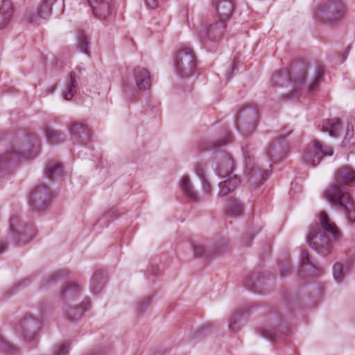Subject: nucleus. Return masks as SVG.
I'll return each instance as SVG.
<instances>
[{
	"mask_svg": "<svg viewBox=\"0 0 355 355\" xmlns=\"http://www.w3.org/2000/svg\"><path fill=\"white\" fill-rule=\"evenodd\" d=\"M355 182V171L348 166L338 170L335 180L323 192L324 198L341 209L347 216L349 221H355V204L352 201L347 187Z\"/></svg>",
	"mask_w": 355,
	"mask_h": 355,
	"instance_id": "obj_1",
	"label": "nucleus"
},
{
	"mask_svg": "<svg viewBox=\"0 0 355 355\" xmlns=\"http://www.w3.org/2000/svg\"><path fill=\"white\" fill-rule=\"evenodd\" d=\"M223 158L218 166V175L224 179L218 184V196L220 197L232 192L241 182L239 177L232 171L234 163L232 157L227 154H224Z\"/></svg>",
	"mask_w": 355,
	"mask_h": 355,
	"instance_id": "obj_2",
	"label": "nucleus"
},
{
	"mask_svg": "<svg viewBox=\"0 0 355 355\" xmlns=\"http://www.w3.org/2000/svg\"><path fill=\"white\" fill-rule=\"evenodd\" d=\"M35 146L34 143H31L28 137L17 141L8 152L0 155V168L4 167L9 162H19L22 159L35 158L38 154L37 150H33Z\"/></svg>",
	"mask_w": 355,
	"mask_h": 355,
	"instance_id": "obj_3",
	"label": "nucleus"
},
{
	"mask_svg": "<svg viewBox=\"0 0 355 355\" xmlns=\"http://www.w3.org/2000/svg\"><path fill=\"white\" fill-rule=\"evenodd\" d=\"M345 10V6L340 1L328 0L319 8L316 17L325 23L333 24L343 19Z\"/></svg>",
	"mask_w": 355,
	"mask_h": 355,
	"instance_id": "obj_4",
	"label": "nucleus"
},
{
	"mask_svg": "<svg viewBox=\"0 0 355 355\" xmlns=\"http://www.w3.org/2000/svg\"><path fill=\"white\" fill-rule=\"evenodd\" d=\"M334 150L329 146L322 144L320 141L315 140L308 145L303 156L304 162L311 166L318 165L324 156H331Z\"/></svg>",
	"mask_w": 355,
	"mask_h": 355,
	"instance_id": "obj_5",
	"label": "nucleus"
},
{
	"mask_svg": "<svg viewBox=\"0 0 355 355\" xmlns=\"http://www.w3.org/2000/svg\"><path fill=\"white\" fill-rule=\"evenodd\" d=\"M307 243L310 247L324 256L328 254L331 249L328 236L318 225L311 227Z\"/></svg>",
	"mask_w": 355,
	"mask_h": 355,
	"instance_id": "obj_6",
	"label": "nucleus"
},
{
	"mask_svg": "<svg viewBox=\"0 0 355 355\" xmlns=\"http://www.w3.org/2000/svg\"><path fill=\"white\" fill-rule=\"evenodd\" d=\"M57 0H42L36 6L28 8L24 20L31 24H37L42 19L49 17L52 13V6Z\"/></svg>",
	"mask_w": 355,
	"mask_h": 355,
	"instance_id": "obj_7",
	"label": "nucleus"
},
{
	"mask_svg": "<svg viewBox=\"0 0 355 355\" xmlns=\"http://www.w3.org/2000/svg\"><path fill=\"white\" fill-rule=\"evenodd\" d=\"M174 64L177 73L181 77L189 76L193 71L196 62L193 52L189 49L179 51L175 58Z\"/></svg>",
	"mask_w": 355,
	"mask_h": 355,
	"instance_id": "obj_8",
	"label": "nucleus"
},
{
	"mask_svg": "<svg viewBox=\"0 0 355 355\" xmlns=\"http://www.w3.org/2000/svg\"><path fill=\"white\" fill-rule=\"evenodd\" d=\"M297 73H294L293 76L287 69H282L273 73L271 78V82L275 86H284L290 81L293 80L298 83H304L306 77V71L303 64H297L295 66Z\"/></svg>",
	"mask_w": 355,
	"mask_h": 355,
	"instance_id": "obj_9",
	"label": "nucleus"
},
{
	"mask_svg": "<svg viewBox=\"0 0 355 355\" xmlns=\"http://www.w3.org/2000/svg\"><path fill=\"white\" fill-rule=\"evenodd\" d=\"M226 26L227 23L225 21L214 18L210 20L200 31V37L204 42L206 40L218 42L223 37Z\"/></svg>",
	"mask_w": 355,
	"mask_h": 355,
	"instance_id": "obj_10",
	"label": "nucleus"
},
{
	"mask_svg": "<svg viewBox=\"0 0 355 355\" xmlns=\"http://www.w3.org/2000/svg\"><path fill=\"white\" fill-rule=\"evenodd\" d=\"M49 189L44 184L37 185L31 191L29 204L36 211H40L49 204Z\"/></svg>",
	"mask_w": 355,
	"mask_h": 355,
	"instance_id": "obj_11",
	"label": "nucleus"
},
{
	"mask_svg": "<svg viewBox=\"0 0 355 355\" xmlns=\"http://www.w3.org/2000/svg\"><path fill=\"white\" fill-rule=\"evenodd\" d=\"M10 228L12 236L22 244L29 242L35 235L34 229L23 226L17 217L10 219Z\"/></svg>",
	"mask_w": 355,
	"mask_h": 355,
	"instance_id": "obj_12",
	"label": "nucleus"
},
{
	"mask_svg": "<svg viewBox=\"0 0 355 355\" xmlns=\"http://www.w3.org/2000/svg\"><path fill=\"white\" fill-rule=\"evenodd\" d=\"M257 111L253 107L244 108L239 114V128L243 134H251L256 128Z\"/></svg>",
	"mask_w": 355,
	"mask_h": 355,
	"instance_id": "obj_13",
	"label": "nucleus"
},
{
	"mask_svg": "<svg viewBox=\"0 0 355 355\" xmlns=\"http://www.w3.org/2000/svg\"><path fill=\"white\" fill-rule=\"evenodd\" d=\"M228 243L225 241H223L215 245L206 248L205 246L200 243H195L193 245V252L196 257L205 259H211L215 255L219 254L227 248Z\"/></svg>",
	"mask_w": 355,
	"mask_h": 355,
	"instance_id": "obj_14",
	"label": "nucleus"
},
{
	"mask_svg": "<svg viewBox=\"0 0 355 355\" xmlns=\"http://www.w3.org/2000/svg\"><path fill=\"white\" fill-rule=\"evenodd\" d=\"M40 322L31 316H26L19 324V331L24 338L28 341L35 338L40 329Z\"/></svg>",
	"mask_w": 355,
	"mask_h": 355,
	"instance_id": "obj_15",
	"label": "nucleus"
},
{
	"mask_svg": "<svg viewBox=\"0 0 355 355\" xmlns=\"http://www.w3.org/2000/svg\"><path fill=\"white\" fill-rule=\"evenodd\" d=\"M113 0H89L93 14L99 19L108 17L113 9Z\"/></svg>",
	"mask_w": 355,
	"mask_h": 355,
	"instance_id": "obj_16",
	"label": "nucleus"
},
{
	"mask_svg": "<svg viewBox=\"0 0 355 355\" xmlns=\"http://www.w3.org/2000/svg\"><path fill=\"white\" fill-rule=\"evenodd\" d=\"M214 6L218 15V19L227 23L234 11V2L232 0H218L214 3Z\"/></svg>",
	"mask_w": 355,
	"mask_h": 355,
	"instance_id": "obj_17",
	"label": "nucleus"
},
{
	"mask_svg": "<svg viewBox=\"0 0 355 355\" xmlns=\"http://www.w3.org/2000/svg\"><path fill=\"white\" fill-rule=\"evenodd\" d=\"M134 77L139 89L146 90L150 88L151 78L148 71L143 67H137L134 69Z\"/></svg>",
	"mask_w": 355,
	"mask_h": 355,
	"instance_id": "obj_18",
	"label": "nucleus"
},
{
	"mask_svg": "<svg viewBox=\"0 0 355 355\" xmlns=\"http://www.w3.org/2000/svg\"><path fill=\"white\" fill-rule=\"evenodd\" d=\"M319 222L321 227L327 232L334 239L339 238L340 232L335 223L329 217L327 214L322 211L319 215Z\"/></svg>",
	"mask_w": 355,
	"mask_h": 355,
	"instance_id": "obj_19",
	"label": "nucleus"
},
{
	"mask_svg": "<svg viewBox=\"0 0 355 355\" xmlns=\"http://www.w3.org/2000/svg\"><path fill=\"white\" fill-rule=\"evenodd\" d=\"M287 152V146L282 139L272 141L269 146L266 154L270 159H281Z\"/></svg>",
	"mask_w": 355,
	"mask_h": 355,
	"instance_id": "obj_20",
	"label": "nucleus"
},
{
	"mask_svg": "<svg viewBox=\"0 0 355 355\" xmlns=\"http://www.w3.org/2000/svg\"><path fill=\"white\" fill-rule=\"evenodd\" d=\"M71 135L74 141L83 142L89 138V131L87 127L81 123H74L71 126Z\"/></svg>",
	"mask_w": 355,
	"mask_h": 355,
	"instance_id": "obj_21",
	"label": "nucleus"
},
{
	"mask_svg": "<svg viewBox=\"0 0 355 355\" xmlns=\"http://www.w3.org/2000/svg\"><path fill=\"white\" fill-rule=\"evenodd\" d=\"M300 267L301 270L309 277H315L318 275V268L311 262L306 252H302L300 255Z\"/></svg>",
	"mask_w": 355,
	"mask_h": 355,
	"instance_id": "obj_22",
	"label": "nucleus"
},
{
	"mask_svg": "<svg viewBox=\"0 0 355 355\" xmlns=\"http://www.w3.org/2000/svg\"><path fill=\"white\" fill-rule=\"evenodd\" d=\"M180 186L184 195L191 201H196L198 200V192L196 191L191 184L189 178L187 175H184L180 181Z\"/></svg>",
	"mask_w": 355,
	"mask_h": 355,
	"instance_id": "obj_23",
	"label": "nucleus"
},
{
	"mask_svg": "<svg viewBox=\"0 0 355 355\" xmlns=\"http://www.w3.org/2000/svg\"><path fill=\"white\" fill-rule=\"evenodd\" d=\"M12 13L11 2L3 1L0 5V30L4 28L9 23Z\"/></svg>",
	"mask_w": 355,
	"mask_h": 355,
	"instance_id": "obj_24",
	"label": "nucleus"
},
{
	"mask_svg": "<svg viewBox=\"0 0 355 355\" xmlns=\"http://www.w3.org/2000/svg\"><path fill=\"white\" fill-rule=\"evenodd\" d=\"M77 74L75 71H71L69 79L66 83V92L63 94L64 98L67 101L72 99L77 92Z\"/></svg>",
	"mask_w": 355,
	"mask_h": 355,
	"instance_id": "obj_25",
	"label": "nucleus"
},
{
	"mask_svg": "<svg viewBox=\"0 0 355 355\" xmlns=\"http://www.w3.org/2000/svg\"><path fill=\"white\" fill-rule=\"evenodd\" d=\"M340 127V121L338 119H326L322 122V131L329 132V135L336 137Z\"/></svg>",
	"mask_w": 355,
	"mask_h": 355,
	"instance_id": "obj_26",
	"label": "nucleus"
},
{
	"mask_svg": "<svg viewBox=\"0 0 355 355\" xmlns=\"http://www.w3.org/2000/svg\"><path fill=\"white\" fill-rule=\"evenodd\" d=\"M45 174L49 179L61 176L62 174V164L57 162H49L46 166Z\"/></svg>",
	"mask_w": 355,
	"mask_h": 355,
	"instance_id": "obj_27",
	"label": "nucleus"
},
{
	"mask_svg": "<svg viewBox=\"0 0 355 355\" xmlns=\"http://www.w3.org/2000/svg\"><path fill=\"white\" fill-rule=\"evenodd\" d=\"M243 205L237 199L231 200L226 205V213L230 216H239L243 214Z\"/></svg>",
	"mask_w": 355,
	"mask_h": 355,
	"instance_id": "obj_28",
	"label": "nucleus"
},
{
	"mask_svg": "<svg viewBox=\"0 0 355 355\" xmlns=\"http://www.w3.org/2000/svg\"><path fill=\"white\" fill-rule=\"evenodd\" d=\"M77 46L78 49L81 52L89 55V40L87 35L83 32H80L77 36Z\"/></svg>",
	"mask_w": 355,
	"mask_h": 355,
	"instance_id": "obj_29",
	"label": "nucleus"
},
{
	"mask_svg": "<svg viewBox=\"0 0 355 355\" xmlns=\"http://www.w3.org/2000/svg\"><path fill=\"white\" fill-rule=\"evenodd\" d=\"M105 281L101 277L95 274L91 281V288L92 291L94 293H99L105 286Z\"/></svg>",
	"mask_w": 355,
	"mask_h": 355,
	"instance_id": "obj_30",
	"label": "nucleus"
},
{
	"mask_svg": "<svg viewBox=\"0 0 355 355\" xmlns=\"http://www.w3.org/2000/svg\"><path fill=\"white\" fill-rule=\"evenodd\" d=\"M80 291V286L75 282L68 283L62 291L63 295L76 296Z\"/></svg>",
	"mask_w": 355,
	"mask_h": 355,
	"instance_id": "obj_31",
	"label": "nucleus"
},
{
	"mask_svg": "<svg viewBox=\"0 0 355 355\" xmlns=\"http://www.w3.org/2000/svg\"><path fill=\"white\" fill-rule=\"evenodd\" d=\"M324 73V68L322 66H319L317 68L315 78L314 80L309 85V89L310 92H313L318 87L320 78L322 77Z\"/></svg>",
	"mask_w": 355,
	"mask_h": 355,
	"instance_id": "obj_32",
	"label": "nucleus"
},
{
	"mask_svg": "<svg viewBox=\"0 0 355 355\" xmlns=\"http://www.w3.org/2000/svg\"><path fill=\"white\" fill-rule=\"evenodd\" d=\"M85 310L83 308L69 309L66 311V315L70 320L80 319Z\"/></svg>",
	"mask_w": 355,
	"mask_h": 355,
	"instance_id": "obj_33",
	"label": "nucleus"
},
{
	"mask_svg": "<svg viewBox=\"0 0 355 355\" xmlns=\"http://www.w3.org/2000/svg\"><path fill=\"white\" fill-rule=\"evenodd\" d=\"M46 137L47 139L53 144L58 143L61 141V134L59 131L48 128L46 130Z\"/></svg>",
	"mask_w": 355,
	"mask_h": 355,
	"instance_id": "obj_34",
	"label": "nucleus"
},
{
	"mask_svg": "<svg viewBox=\"0 0 355 355\" xmlns=\"http://www.w3.org/2000/svg\"><path fill=\"white\" fill-rule=\"evenodd\" d=\"M343 267L338 263L333 266V276L337 282H341L343 277Z\"/></svg>",
	"mask_w": 355,
	"mask_h": 355,
	"instance_id": "obj_35",
	"label": "nucleus"
},
{
	"mask_svg": "<svg viewBox=\"0 0 355 355\" xmlns=\"http://www.w3.org/2000/svg\"><path fill=\"white\" fill-rule=\"evenodd\" d=\"M69 346L64 344H60L55 347L53 355H68Z\"/></svg>",
	"mask_w": 355,
	"mask_h": 355,
	"instance_id": "obj_36",
	"label": "nucleus"
},
{
	"mask_svg": "<svg viewBox=\"0 0 355 355\" xmlns=\"http://www.w3.org/2000/svg\"><path fill=\"white\" fill-rule=\"evenodd\" d=\"M201 183H202V189L203 192L208 193H210L211 186H210V184L209 183V182L207 181V180L206 179V178H202L201 180Z\"/></svg>",
	"mask_w": 355,
	"mask_h": 355,
	"instance_id": "obj_37",
	"label": "nucleus"
},
{
	"mask_svg": "<svg viewBox=\"0 0 355 355\" xmlns=\"http://www.w3.org/2000/svg\"><path fill=\"white\" fill-rule=\"evenodd\" d=\"M354 136V129L352 124H347L345 139L349 140Z\"/></svg>",
	"mask_w": 355,
	"mask_h": 355,
	"instance_id": "obj_38",
	"label": "nucleus"
},
{
	"mask_svg": "<svg viewBox=\"0 0 355 355\" xmlns=\"http://www.w3.org/2000/svg\"><path fill=\"white\" fill-rule=\"evenodd\" d=\"M150 298L146 297L139 304V311L143 312L150 304Z\"/></svg>",
	"mask_w": 355,
	"mask_h": 355,
	"instance_id": "obj_39",
	"label": "nucleus"
},
{
	"mask_svg": "<svg viewBox=\"0 0 355 355\" xmlns=\"http://www.w3.org/2000/svg\"><path fill=\"white\" fill-rule=\"evenodd\" d=\"M205 166L203 165H198L196 168V175L200 180L205 178Z\"/></svg>",
	"mask_w": 355,
	"mask_h": 355,
	"instance_id": "obj_40",
	"label": "nucleus"
},
{
	"mask_svg": "<svg viewBox=\"0 0 355 355\" xmlns=\"http://www.w3.org/2000/svg\"><path fill=\"white\" fill-rule=\"evenodd\" d=\"M146 6L150 9H155L159 4V0H145Z\"/></svg>",
	"mask_w": 355,
	"mask_h": 355,
	"instance_id": "obj_41",
	"label": "nucleus"
},
{
	"mask_svg": "<svg viewBox=\"0 0 355 355\" xmlns=\"http://www.w3.org/2000/svg\"><path fill=\"white\" fill-rule=\"evenodd\" d=\"M237 322V314L234 315L232 318H231L230 324H229V328L231 330H234V326L236 324Z\"/></svg>",
	"mask_w": 355,
	"mask_h": 355,
	"instance_id": "obj_42",
	"label": "nucleus"
},
{
	"mask_svg": "<svg viewBox=\"0 0 355 355\" xmlns=\"http://www.w3.org/2000/svg\"><path fill=\"white\" fill-rule=\"evenodd\" d=\"M349 49H350V47H348V49L345 50V51L343 53V54L339 57L340 63L344 62L345 60L347 59L349 52Z\"/></svg>",
	"mask_w": 355,
	"mask_h": 355,
	"instance_id": "obj_43",
	"label": "nucleus"
},
{
	"mask_svg": "<svg viewBox=\"0 0 355 355\" xmlns=\"http://www.w3.org/2000/svg\"><path fill=\"white\" fill-rule=\"evenodd\" d=\"M270 175V172L268 170H266L263 173V174L262 175V178H261V183L265 181L266 180L268 179V176Z\"/></svg>",
	"mask_w": 355,
	"mask_h": 355,
	"instance_id": "obj_44",
	"label": "nucleus"
},
{
	"mask_svg": "<svg viewBox=\"0 0 355 355\" xmlns=\"http://www.w3.org/2000/svg\"><path fill=\"white\" fill-rule=\"evenodd\" d=\"M227 139V137H225V139L222 140V141H220L218 144V146L220 147V146H225L226 145L229 141H226Z\"/></svg>",
	"mask_w": 355,
	"mask_h": 355,
	"instance_id": "obj_45",
	"label": "nucleus"
},
{
	"mask_svg": "<svg viewBox=\"0 0 355 355\" xmlns=\"http://www.w3.org/2000/svg\"><path fill=\"white\" fill-rule=\"evenodd\" d=\"M7 246L5 243H0V254L4 252L6 249Z\"/></svg>",
	"mask_w": 355,
	"mask_h": 355,
	"instance_id": "obj_46",
	"label": "nucleus"
},
{
	"mask_svg": "<svg viewBox=\"0 0 355 355\" xmlns=\"http://www.w3.org/2000/svg\"><path fill=\"white\" fill-rule=\"evenodd\" d=\"M263 336L270 340L272 338V335H270L268 332H263Z\"/></svg>",
	"mask_w": 355,
	"mask_h": 355,
	"instance_id": "obj_47",
	"label": "nucleus"
},
{
	"mask_svg": "<svg viewBox=\"0 0 355 355\" xmlns=\"http://www.w3.org/2000/svg\"><path fill=\"white\" fill-rule=\"evenodd\" d=\"M284 269L283 268H281V275H282V276H285V275H286L284 273Z\"/></svg>",
	"mask_w": 355,
	"mask_h": 355,
	"instance_id": "obj_48",
	"label": "nucleus"
}]
</instances>
